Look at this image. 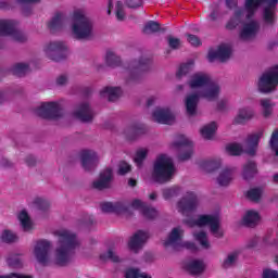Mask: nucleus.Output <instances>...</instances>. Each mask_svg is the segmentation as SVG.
Returning <instances> with one entry per match:
<instances>
[{
  "mask_svg": "<svg viewBox=\"0 0 278 278\" xmlns=\"http://www.w3.org/2000/svg\"><path fill=\"white\" fill-rule=\"evenodd\" d=\"M277 2L278 0H245L244 10L237 9L235 15L229 20L226 27L227 29H236L237 25H240L242 21H249L243 24L240 33L241 40H251L255 38L257 31H260V23L252 20L257 12V8H263V21L265 25H273L277 21Z\"/></svg>",
  "mask_w": 278,
  "mask_h": 278,
  "instance_id": "nucleus-1",
  "label": "nucleus"
},
{
  "mask_svg": "<svg viewBox=\"0 0 278 278\" xmlns=\"http://www.w3.org/2000/svg\"><path fill=\"white\" fill-rule=\"evenodd\" d=\"M54 233L59 238V247L56 248L54 255L51 256V254H49V251H51V242L45 239L36 242L34 255L37 262L43 266H48L49 264L66 266V264L71 262L75 249L79 247V240L75 233L67 229H59Z\"/></svg>",
  "mask_w": 278,
  "mask_h": 278,
  "instance_id": "nucleus-2",
  "label": "nucleus"
},
{
  "mask_svg": "<svg viewBox=\"0 0 278 278\" xmlns=\"http://www.w3.org/2000/svg\"><path fill=\"white\" fill-rule=\"evenodd\" d=\"M197 207H199V198H197L194 192H187L177 204V211L179 214L187 217L186 223L189 227H210L211 233L215 238H223L220 216H218V214L199 215L194 218Z\"/></svg>",
  "mask_w": 278,
  "mask_h": 278,
  "instance_id": "nucleus-3",
  "label": "nucleus"
},
{
  "mask_svg": "<svg viewBox=\"0 0 278 278\" xmlns=\"http://www.w3.org/2000/svg\"><path fill=\"white\" fill-rule=\"evenodd\" d=\"M189 87L195 93H191L186 98V108L189 116H194L197 114V105H199V99H206L207 101H215L220 94V86L212 80L208 74L203 72H198L191 75L189 81Z\"/></svg>",
  "mask_w": 278,
  "mask_h": 278,
  "instance_id": "nucleus-4",
  "label": "nucleus"
},
{
  "mask_svg": "<svg viewBox=\"0 0 278 278\" xmlns=\"http://www.w3.org/2000/svg\"><path fill=\"white\" fill-rule=\"evenodd\" d=\"M100 207L105 213L115 212V214H125L129 207L131 210H138L144 218H155L157 216V211L149 205H147L140 199H134L129 206H127L124 202H103L100 204Z\"/></svg>",
  "mask_w": 278,
  "mask_h": 278,
  "instance_id": "nucleus-5",
  "label": "nucleus"
},
{
  "mask_svg": "<svg viewBox=\"0 0 278 278\" xmlns=\"http://www.w3.org/2000/svg\"><path fill=\"white\" fill-rule=\"evenodd\" d=\"M94 22L88 16L85 9L77 8L73 12L72 34L77 40H86L92 37Z\"/></svg>",
  "mask_w": 278,
  "mask_h": 278,
  "instance_id": "nucleus-6",
  "label": "nucleus"
},
{
  "mask_svg": "<svg viewBox=\"0 0 278 278\" xmlns=\"http://www.w3.org/2000/svg\"><path fill=\"white\" fill-rule=\"evenodd\" d=\"M175 176V164L173 159L166 154H160L154 163L152 179L157 184H166Z\"/></svg>",
  "mask_w": 278,
  "mask_h": 278,
  "instance_id": "nucleus-7",
  "label": "nucleus"
},
{
  "mask_svg": "<svg viewBox=\"0 0 278 278\" xmlns=\"http://www.w3.org/2000/svg\"><path fill=\"white\" fill-rule=\"evenodd\" d=\"M184 228L181 226L175 227L169 232L168 237L164 241V247H170L174 251H197V244L190 241H184Z\"/></svg>",
  "mask_w": 278,
  "mask_h": 278,
  "instance_id": "nucleus-8",
  "label": "nucleus"
},
{
  "mask_svg": "<svg viewBox=\"0 0 278 278\" xmlns=\"http://www.w3.org/2000/svg\"><path fill=\"white\" fill-rule=\"evenodd\" d=\"M278 85V65L267 70L258 79V90L261 92H273Z\"/></svg>",
  "mask_w": 278,
  "mask_h": 278,
  "instance_id": "nucleus-9",
  "label": "nucleus"
},
{
  "mask_svg": "<svg viewBox=\"0 0 278 278\" xmlns=\"http://www.w3.org/2000/svg\"><path fill=\"white\" fill-rule=\"evenodd\" d=\"M16 21L14 20H1L0 21V36H10L17 42H25L27 35L18 30L16 27Z\"/></svg>",
  "mask_w": 278,
  "mask_h": 278,
  "instance_id": "nucleus-10",
  "label": "nucleus"
},
{
  "mask_svg": "<svg viewBox=\"0 0 278 278\" xmlns=\"http://www.w3.org/2000/svg\"><path fill=\"white\" fill-rule=\"evenodd\" d=\"M43 52L47 58L50 60H54V62H60L62 58H66L67 47L63 41H51L46 45L43 48Z\"/></svg>",
  "mask_w": 278,
  "mask_h": 278,
  "instance_id": "nucleus-11",
  "label": "nucleus"
},
{
  "mask_svg": "<svg viewBox=\"0 0 278 278\" xmlns=\"http://www.w3.org/2000/svg\"><path fill=\"white\" fill-rule=\"evenodd\" d=\"M176 151H185L179 154L180 160H190L192 157V141L184 135H178L172 144Z\"/></svg>",
  "mask_w": 278,
  "mask_h": 278,
  "instance_id": "nucleus-12",
  "label": "nucleus"
},
{
  "mask_svg": "<svg viewBox=\"0 0 278 278\" xmlns=\"http://www.w3.org/2000/svg\"><path fill=\"white\" fill-rule=\"evenodd\" d=\"M35 112L41 118H60L62 116V110L58 102L42 103Z\"/></svg>",
  "mask_w": 278,
  "mask_h": 278,
  "instance_id": "nucleus-13",
  "label": "nucleus"
},
{
  "mask_svg": "<svg viewBox=\"0 0 278 278\" xmlns=\"http://www.w3.org/2000/svg\"><path fill=\"white\" fill-rule=\"evenodd\" d=\"M149 59H142L141 61H135L126 67V75H128V81H138L140 73L149 68Z\"/></svg>",
  "mask_w": 278,
  "mask_h": 278,
  "instance_id": "nucleus-14",
  "label": "nucleus"
},
{
  "mask_svg": "<svg viewBox=\"0 0 278 278\" xmlns=\"http://www.w3.org/2000/svg\"><path fill=\"white\" fill-rule=\"evenodd\" d=\"M231 58V46L228 43H223L218 49H211L207 54L208 62H214L219 60V62H225Z\"/></svg>",
  "mask_w": 278,
  "mask_h": 278,
  "instance_id": "nucleus-15",
  "label": "nucleus"
},
{
  "mask_svg": "<svg viewBox=\"0 0 278 278\" xmlns=\"http://www.w3.org/2000/svg\"><path fill=\"white\" fill-rule=\"evenodd\" d=\"M152 118L162 125H170L175 121V115L168 108H156L152 113Z\"/></svg>",
  "mask_w": 278,
  "mask_h": 278,
  "instance_id": "nucleus-16",
  "label": "nucleus"
},
{
  "mask_svg": "<svg viewBox=\"0 0 278 278\" xmlns=\"http://www.w3.org/2000/svg\"><path fill=\"white\" fill-rule=\"evenodd\" d=\"M80 160L85 170H92L99 164V155L92 150H83L80 152Z\"/></svg>",
  "mask_w": 278,
  "mask_h": 278,
  "instance_id": "nucleus-17",
  "label": "nucleus"
},
{
  "mask_svg": "<svg viewBox=\"0 0 278 278\" xmlns=\"http://www.w3.org/2000/svg\"><path fill=\"white\" fill-rule=\"evenodd\" d=\"M147 240H149V232L139 230L130 237L128 241V249L137 253V251H140V249L144 247Z\"/></svg>",
  "mask_w": 278,
  "mask_h": 278,
  "instance_id": "nucleus-18",
  "label": "nucleus"
},
{
  "mask_svg": "<svg viewBox=\"0 0 278 278\" xmlns=\"http://www.w3.org/2000/svg\"><path fill=\"white\" fill-rule=\"evenodd\" d=\"M74 116L83 123H89V121H92V118H94V112H92V109L90 108V104H88V102H83L74 111Z\"/></svg>",
  "mask_w": 278,
  "mask_h": 278,
  "instance_id": "nucleus-19",
  "label": "nucleus"
},
{
  "mask_svg": "<svg viewBox=\"0 0 278 278\" xmlns=\"http://www.w3.org/2000/svg\"><path fill=\"white\" fill-rule=\"evenodd\" d=\"M264 137V129L257 130L256 132H253L248 136L247 139V148L245 153L248 155H253L257 151V144H260V139Z\"/></svg>",
  "mask_w": 278,
  "mask_h": 278,
  "instance_id": "nucleus-20",
  "label": "nucleus"
},
{
  "mask_svg": "<svg viewBox=\"0 0 278 278\" xmlns=\"http://www.w3.org/2000/svg\"><path fill=\"white\" fill-rule=\"evenodd\" d=\"M198 164H199V168L203 173H214V170H218V168H220L223 161L219 157H213V159L202 160Z\"/></svg>",
  "mask_w": 278,
  "mask_h": 278,
  "instance_id": "nucleus-21",
  "label": "nucleus"
},
{
  "mask_svg": "<svg viewBox=\"0 0 278 278\" xmlns=\"http://www.w3.org/2000/svg\"><path fill=\"white\" fill-rule=\"evenodd\" d=\"M111 184L112 170L108 168L100 174L99 179L93 181V188H96V190H105V188H110Z\"/></svg>",
  "mask_w": 278,
  "mask_h": 278,
  "instance_id": "nucleus-22",
  "label": "nucleus"
},
{
  "mask_svg": "<svg viewBox=\"0 0 278 278\" xmlns=\"http://www.w3.org/2000/svg\"><path fill=\"white\" fill-rule=\"evenodd\" d=\"M255 116V112L251 108H241L238 110L237 115L233 118L235 125H244V123H249L251 118Z\"/></svg>",
  "mask_w": 278,
  "mask_h": 278,
  "instance_id": "nucleus-23",
  "label": "nucleus"
},
{
  "mask_svg": "<svg viewBox=\"0 0 278 278\" xmlns=\"http://www.w3.org/2000/svg\"><path fill=\"white\" fill-rule=\"evenodd\" d=\"M189 275H201L205 271V263L201 260H192L184 264Z\"/></svg>",
  "mask_w": 278,
  "mask_h": 278,
  "instance_id": "nucleus-24",
  "label": "nucleus"
},
{
  "mask_svg": "<svg viewBox=\"0 0 278 278\" xmlns=\"http://www.w3.org/2000/svg\"><path fill=\"white\" fill-rule=\"evenodd\" d=\"M67 22H68V18L66 17V14H64L62 12H58L54 14V16L49 22L48 27L52 31H55L58 29H64V27H66Z\"/></svg>",
  "mask_w": 278,
  "mask_h": 278,
  "instance_id": "nucleus-25",
  "label": "nucleus"
},
{
  "mask_svg": "<svg viewBox=\"0 0 278 278\" xmlns=\"http://www.w3.org/2000/svg\"><path fill=\"white\" fill-rule=\"evenodd\" d=\"M260 220H262V216L255 210L247 211L242 218V223L247 227H255Z\"/></svg>",
  "mask_w": 278,
  "mask_h": 278,
  "instance_id": "nucleus-26",
  "label": "nucleus"
},
{
  "mask_svg": "<svg viewBox=\"0 0 278 278\" xmlns=\"http://www.w3.org/2000/svg\"><path fill=\"white\" fill-rule=\"evenodd\" d=\"M121 94H123V90L119 87H105L100 91V96L109 101H116Z\"/></svg>",
  "mask_w": 278,
  "mask_h": 278,
  "instance_id": "nucleus-27",
  "label": "nucleus"
},
{
  "mask_svg": "<svg viewBox=\"0 0 278 278\" xmlns=\"http://www.w3.org/2000/svg\"><path fill=\"white\" fill-rule=\"evenodd\" d=\"M231 179H233V168H225L217 177V184L219 186H229Z\"/></svg>",
  "mask_w": 278,
  "mask_h": 278,
  "instance_id": "nucleus-28",
  "label": "nucleus"
},
{
  "mask_svg": "<svg viewBox=\"0 0 278 278\" xmlns=\"http://www.w3.org/2000/svg\"><path fill=\"white\" fill-rule=\"evenodd\" d=\"M17 218L21 223V227L25 231H31L34 229V223H31V218H29V214H27V211L20 212Z\"/></svg>",
  "mask_w": 278,
  "mask_h": 278,
  "instance_id": "nucleus-29",
  "label": "nucleus"
},
{
  "mask_svg": "<svg viewBox=\"0 0 278 278\" xmlns=\"http://www.w3.org/2000/svg\"><path fill=\"white\" fill-rule=\"evenodd\" d=\"M216 129H218V125H216V122H212L207 125H205L200 131L201 136L204 137L205 140H212L216 134Z\"/></svg>",
  "mask_w": 278,
  "mask_h": 278,
  "instance_id": "nucleus-30",
  "label": "nucleus"
},
{
  "mask_svg": "<svg viewBox=\"0 0 278 278\" xmlns=\"http://www.w3.org/2000/svg\"><path fill=\"white\" fill-rule=\"evenodd\" d=\"M239 255H240L239 250H235L228 253V255L226 256V258H224L222 263L223 268H231L232 266H236V262H238Z\"/></svg>",
  "mask_w": 278,
  "mask_h": 278,
  "instance_id": "nucleus-31",
  "label": "nucleus"
},
{
  "mask_svg": "<svg viewBox=\"0 0 278 278\" xmlns=\"http://www.w3.org/2000/svg\"><path fill=\"white\" fill-rule=\"evenodd\" d=\"M193 238L194 240H197V242H199L202 249H210V239H207V233H205V231L200 230L198 232H194Z\"/></svg>",
  "mask_w": 278,
  "mask_h": 278,
  "instance_id": "nucleus-32",
  "label": "nucleus"
},
{
  "mask_svg": "<svg viewBox=\"0 0 278 278\" xmlns=\"http://www.w3.org/2000/svg\"><path fill=\"white\" fill-rule=\"evenodd\" d=\"M257 173V165L254 162H248L243 167V178L251 179Z\"/></svg>",
  "mask_w": 278,
  "mask_h": 278,
  "instance_id": "nucleus-33",
  "label": "nucleus"
},
{
  "mask_svg": "<svg viewBox=\"0 0 278 278\" xmlns=\"http://www.w3.org/2000/svg\"><path fill=\"white\" fill-rule=\"evenodd\" d=\"M13 75H16L17 77H23L26 73H29V64L27 63H16L12 67Z\"/></svg>",
  "mask_w": 278,
  "mask_h": 278,
  "instance_id": "nucleus-34",
  "label": "nucleus"
},
{
  "mask_svg": "<svg viewBox=\"0 0 278 278\" xmlns=\"http://www.w3.org/2000/svg\"><path fill=\"white\" fill-rule=\"evenodd\" d=\"M179 192H181V188H179L178 186L165 188L163 190V198L165 199V201H168L169 199L178 197Z\"/></svg>",
  "mask_w": 278,
  "mask_h": 278,
  "instance_id": "nucleus-35",
  "label": "nucleus"
},
{
  "mask_svg": "<svg viewBox=\"0 0 278 278\" xmlns=\"http://www.w3.org/2000/svg\"><path fill=\"white\" fill-rule=\"evenodd\" d=\"M192 68H194V60H189L180 65L177 76L182 77V75H188Z\"/></svg>",
  "mask_w": 278,
  "mask_h": 278,
  "instance_id": "nucleus-36",
  "label": "nucleus"
},
{
  "mask_svg": "<svg viewBox=\"0 0 278 278\" xmlns=\"http://www.w3.org/2000/svg\"><path fill=\"white\" fill-rule=\"evenodd\" d=\"M148 154H149V149H147V148H140L137 150L135 157H134L137 166H142V162H144Z\"/></svg>",
  "mask_w": 278,
  "mask_h": 278,
  "instance_id": "nucleus-37",
  "label": "nucleus"
},
{
  "mask_svg": "<svg viewBox=\"0 0 278 278\" xmlns=\"http://www.w3.org/2000/svg\"><path fill=\"white\" fill-rule=\"evenodd\" d=\"M7 264L11 268H21L23 266V263L21 261V256H18V254H10L7 257Z\"/></svg>",
  "mask_w": 278,
  "mask_h": 278,
  "instance_id": "nucleus-38",
  "label": "nucleus"
},
{
  "mask_svg": "<svg viewBox=\"0 0 278 278\" xmlns=\"http://www.w3.org/2000/svg\"><path fill=\"white\" fill-rule=\"evenodd\" d=\"M261 105L263 108L264 116H270V114H273V109L275 108L273 100L263 99L261 100Z\"/></svg>",
  "mask_w": 278,
  "mask_h": 278,
  "instance_id": "nucleus-39",
  "label": "nucleus"
},
{
  "mask_svg": "<svg viewBox=\"0 0 278 278\" xmlns=\"http://www.w3.org/2000/svg\"><path fill=\"white\" fill-rule=\"evenodd\" d=\"M242 146L240 143H229L226 147V152L228 155H241L243 153Z\"/></svg>",
  "mask_w": 278,
  "mask_h": 278,
  "instance_id": "nucleus-40",
  "label": "nucleus"
},
{
  "mask_svg": "<svg viewBox=\"0 0 278 278\" xmlns=\"http://www.w3.org/2000/svg\"><path fill=\"white\" fill-rule=\"evenodd\" d=\"M0 238L2 242H5L7 244H10L11 242H16V240H18V236L12 232V230H3Z\"/></svg>",
  "mask_w": 278,
  "mask_h": 278,
  "instance_id": "nucleus-41",
  "label": "nucleus"
},
{
  "mask_svg": "<svg viewBox=\"0 0 278 278\" xmlns=\"http://www.w3.org/2000/svg\"><path fill=\"white\" fill-rule=\"evenodd\" d=\"M222 16H223V13H220V3H214L211 7V14H210L208 18L211 21H218L222 18Z\"/></svg>",
  "mask_w": 278,
  "mask_h": 278,
  "instance_id": "nucleus-42",
  "label": "nucleus"
},
{
  "mask_svg": "<svg viewBox=\"0 0 278 278\" xmlns=\"http://www.w3.org/2000/svg\"><path fill=\"white\" fill-rule=\"evenodd\" d=\"M106 64L109 66H118L121 64V58L116 53L109 51L106 53Z\"/></svg>",
  "mask_w": 278,
  "mask_h": 278,
  "instance_id": "nucleus-43",
  "label": "nucleus"
},
{
  "mask_svg": "<svg viewBox=\"0 0 278 278\" xmlns=\"http://www.w3.org/2000/svg\"><path fill=\"white\" fill-rule=\"evenodd\" d=\"M250 201H260L262 199V188H252L247 193Z\"/></svg>",
  "mask_w": 278,
  "mask_h": 278,
  "instance_id": "nucleus-44",
  "label": "nucleus"
},
{
  "mask_svg": "<svg viewBox=\"0 0 278 278\" xmlns=\"http://www.w3.org/2000/svg\"><path fill=\"white\" fill-rule=\"evenodd\" d=\"M144 34H155V31H160V23L150 21L146 24L143 28Z\"/></svg>",
  "mask_w": 278,
  "mask_h": 278,
  "instance_id": "nucleus-45",
  "label": "nucleus"
},
{
  "mask_svg": "<svg viewBox=\"0 0 278 278\" xmlns=\"http://www.w3.org/2000/svg\"><path fill=\"white\" fill-rule=\"evenodd\" d=\"M100 260H102V262H105L108 260H111V262H121V258L112 249H110L106 253L101 254Z\"/></svg>",
  "mask_w": 278,
  "mask_h": 278,
  "instance_id": "nucleus-46",
  "label": "nucleus"
},
{
  "mask_svg": "<svg viewBox=\"0 0 278 278\" xmlns=\"http://www.w3.org/2000/svg\"><path fill=\"white\" fill-rule=\"evenodd\" d=\"M269 147L274 153L278 156V129L274 130L269 140Z\"/></svg>",
  "mask_w": 278,
  "mask_h": 278,
  "instance_id": "nucleus-47",
  "label": "nucleus"
},
{
  "mask_svg": "<svg viewBox=\"0 0 278 278\" xmlns=\"http://www.w3.org/2000/svg\"><path fill=\"white\" fill-rule=\"evenodd\" d=\"M129 131H130V134H132V136H129L128 138H129V140H134L137 136L144 134V126L135 125L129 128Z\"/></svg>",
  "mask_w": 278,
  "mask_h": 278,
  "instance_id": "nucleus-48",
  "label": "nucleus"
},
{
  "mask_svg": "<svg viewBox=\"0 0 278 278\" xmlns=\"http://www.w3.org/2000/svg\"><path fill=\"white\" fill-rule=\"evenodd\" d=\"M115 14L117 21H123L125 18V8L123 7V2L117 1L115 7Z\"/></svg>",
  "mask_w": 278,
  "mask_h": 278,
  "instance_id": "nucleus-49",
  "label": "nucleus"
},
{
  "mask_svg": "<svg viewBox=\"0 0 278 278\" xmlns=\"http://www.w3.org/2000/svg\"><path fill=\"white\" fill-rule=\"evenodd\" d=\"M130 170H131V165H129V163L122 161L118 164V169H117L118 175H127V173H129Z\"/></svg>",
  "mask_w": 278,
  "mask_h": 278,
  "instance_id": "nucleus-50",
  "label": "nucleus"
},
{
  "mask_svg": "<svg viewBox=\"0 0 278 278\" xmlns=\"http://www.w3.org/2000/svg\"><path fill=\"white\" fill-rule=\"evenodd\" d=\"M35 205L39 207V210H47L49 207V201L42 199V198H37L35 200Z\"/></svg>",
  "mask_w": 278,
  "mask_h": 278,
  "instance_id": "nucleus-51",
  "label": "nucleus"
},
{
  "mask_svg": "<svg viewBox=\"0 0 278 278\" xmlns=\"http://www.w3.org/2000/svg\"><path fill=\"white\" fill-rule=\"evenodd\" d=\"M187 40L192 45V47H199L201 45V39H199L197 35H188Z\"/></svg>",
  "mask_w": 278,
  "mask_h": 278,
  "instance_id": "nucleus-52",
  "label": "nucleus"
},
{
  "mask_svg": "<svg viewBox=\"0 0 278 278\" xmlns=\"http://www.w3.org/2000/svg\"><path fill=\"white\" fill-rule=\"evenodd\" d=\"M168 45L172 49H179L181 41L175 37H168Z\"/></svg>",
  "mask_w": 278,
  "mask_h": 278,
  "instance_id": "nucleus-53",
  "label": "nucleus"
},
{
  "mask_svg": "<svg viewBox=\"0 0 278 278\" xmlns=\"http://www.w3.org/2000/svg\"><path fill=\"white\" fill-rule=\"evenodd\" d=\"M263 278H278V271L275 269H265L263 271Z\"/></svg>",
  "mask_w": 278,
  "mask_h": 278,
  "instance_id": "nucleus-54",
  "label": "nucleus"
},
{
  "mask_svg": "<svg viewBox=\"0 0 278 278\" xmlns=\"http://www.w3.org/2000/svg\"><path fill=\"white\" fill-rule=\"evenodd\" d=\"M126 5H128V8H140L142 0H126Z\"/></svg>",
  "mask_w": 278,
  "mask_h": 278,
  "instance_id": "nucleus-55",
  "label": "nucleus"
},
{
  "mask_svg": "<svg viewBox=\"0 0 278 278\" xmlns=\"http://www.w3.org/2000/svg\"><path fill=\"white\" fill-rule=\"evenodd\" d=\"M0 278H30V277L22 274L11 273L9 275H0Z\"/></svg>",
  "mask_w": 278,
  "mask_h": 278,
  "instance_id": "nucleus-56",
  "label": "nucleus"
},
{
  "mask_svg": "<svg viewBox=\"0 0 278 278\" xmlns=\"http://www.w3.org/2000/svg\"><path fill=\"white\" fill-rule=\"evenodd\" d=\"M260 242V238L254 237L247 243V249H255L257 247V243Z\"/></svg>",
  "mask_w": 278,
  "mask_h": 278,
  "instance_id": "nucleus-57",
  "label": "nucleus"
},
{
  "mask_svg": "<svg viewBox=\"0 0 278 278\" xmlns=\"http://www.w3.org/2000/svg\"><path fill=\"white\" fill-rule=\"evenodd\" d=\"M226 8H228L229 10L238 8V0H226Z\"/></svg>",
  "mask_w": 278,
  "mask_h": 278,
  "instance_id": "nucleus-58",
  "label": "nucleus"
},
{
  "mask_svg": "<svg viewBox=\"0 0 278 278\" xmlns=\"http://www.w3.org/2000/svg\"><path fill=\"white\" fill-rule=\"evenodd\" d=\"M68 81V77L66 75H61L56 78L58 86H64Z\"/></svg>",
  "mask_w": 278,
  "mask_h": 278,
  "instance_id": "nucleus-59",
  "label": "nucleus"
},
{
  "mask_svg": "<svg viewBox=\"0 0 278 278\" xmlns=\"http://www.w3.org/2000/svg\"><path fill=\"white\" fill-rule=\"evenodd\" d=\"M0 8L1 10H10V8H12V4H10V0H2L0 1Z\"/></svg>",
  "mask_w": 278,
  "mask_h": 278,
  "instance_id": "nucleus-60",
  "label": "nucleus"
},
{
  "mask_svg": "<svg viewBox=\"0 0 278 278\" xmlns=\"http://www.w3.org/2000/svg\"><path fill=\"white\" fill-rule=\"evenodd\" d=\"M155 100H156L155 97H150L147 102L148 108H151V105L155 103Z\"/></svg>",
  "mask_w": 278,
  "mask_h": 278,
  "instance_id": "nucleus-61",
  "label": "nucleus"
},
{
  "mask_svg": "<svg viewBox=\"0 0 278 278\" xmlns=\"http://www.w3.org/2000/svg\"><path fill=\"white\" fill-rule=\"evenodd\" d=\"M112 8H114V0H110L108 14H112Z\"/></svg>",
  "mask_w": 278,
  "mask_h": 278,
  "instance_id": "nucleus-62",
  "label": "nucleus"
},
{
  "mask_svg": "<svg viewBox=\"0 0 278 278\" xmlns=\"http://www.w3.org/2000/svg\"><path fill=\"white\" fill-rule=\"evenodd\" d=\"M128 186H130V188L136 187V179H129L128 180Z\"/></svg>",
  "mask_w": 278,
  "mask_h": 278,
  "instance_id": "nucleus-63",
  "label": "nucleus"
},
{
  "mask_svg": "<svg viewBox=\"0 0 278 278\" xmlns=\"http://www.w3.org/2000/svg\"><path fill=\"white\" fill-rule=\"evenodd\" d=\"M273 181L278 185V173L274 175Z\"/></svg>",
  "mask_w": 278,
  "mask_h": 278,
  "instance_id": "nucleus-64",
  "label": "nucleus"
}]
</instances>
